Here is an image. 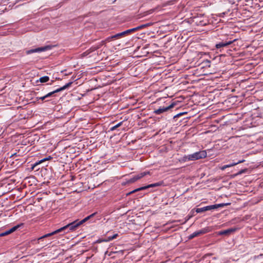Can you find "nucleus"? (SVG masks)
<instances>
[{
  "label": "nucleus",
  "mask_w": 263,
  "mask_h": 263,
  "mask_svg": "<svg viewBox=\"0 0 263 263\" xmlns=\"http://www.w3.org/2000/svg\"><path fill=\"white\" fill-rule=\"evenodd\" d=\"M206 152L205 151H201L184 156L183 157V160L184 161H194L204 158L206 157Z\"/></svg>",
  "instance_id": "f257e3e1"
},
{
  "label": "nucleus",
  "mask_w": 263,
  "mask_h": 263,
  "mask_svg": "<svg viewBox=\"0 0 263 263\" xmlns=\"http://www.w3.org/2000/svg\"><path fill=\"white\" fill-rule=\"evenodd\" d=\"M96 214V213H94L86 217L83 220L80 221H78V220H76L72 222H71L68 224H67V228L70 230L73 231L76 230L79 226L81 224H83L84 222H86L88 220H89L91 217H93Z\"/></svg>",
  "instance_id": "f03ea898"
},
{
  "label": "nucleus",
  "mask_w": 263,
  "mask_h": 263,
  "mask_svg": "<svg viewBox=\"0 0 263 263\" xmlns=\"http://www.w3.org/2000/svg\"><path fill=\"white\" fill-rule=\"evenodd\" d=\"M96 214V213H94L86 217L83 220L80 221H78V220H76L72 222H71L68 224H67V228L70 230L73 231L76 230L79 226L81 224H83L84 222H86L88 220H89L91 217H93Z\"/></svg>",
  "instance_id": "7ed1b4c3"
},
{
  "label": "nucleus",
  "mask_w": 263,
  "mask_h": 263,
  "mask_svg": "<svg viewBox=\"0 0 263 263\" xmlns=\"http://www.w3.org/2000/svg\"><path fill=\"white\" fill-rule=\"evenodd\" d=\"M224 205H225V204H223V203L208 205V206H204L203 208L196 209V212L197 213H199L203 212H205L206 211L215 210V209H218L219 208L223 207Z\"/></svg>",
  "instance_id": "20e7f679"
},
{
  "label": "nucleus",
  "mask_w": 263,
  "mask_h": 263,
  "mask_svg": "<svg viewBox=\"0 0 263 263\" xmlns=\"http://www.w3.org/2000/svg\"><path fill=\"white\" fill-rule=\"evenodd\" d=\"M67 229H68L67 227V226H64V227H62V228H61L60 229H58V230H55V231H53V232H52L51 233H48L47 234H45V235H44L39 237L38 238V241H39L40 240H41V239H42L43 238L50 237V236H52V235H53L54 234H56L57 233L61 232H62V231H63L64 230H66Z\"/></svg>",
  "instance_id": "39448f33"
},
{
  "label": "nucleus",
  "mask_w": 263,
  "mask_h": 263,
  "mask_svg": "<svg viewBox=\"0 0 263 263\" xmlns=\"http://www.w3.org/2000/svg\"><path fill=\"white\" fill-rule=\"evenodd\" d=\"M72 82H69L68 83L66 84V85H65L64 86H63V87H60V88H58L52 92H49L48 93H47L46 95V97L47 98H48V97H51L54 93H57V92H59L60 91H61L62 90H65V89L67 88L68 87H69L70 86H71V85L72 84Z\"/></svg>",
  "instance_id": "423d86ee"
},
{
  "label": "nucleus",
  "mask_w": 263,
  "mask_h": 263,
  "mask_svg": "<svg viewBox=\"0 0 263 263\" xmlns=\"http://www.w3.org/2000/svg\"><path fill=\"white\" fill-rule=\"evenodd\" d=\"M161 184V183H160V182H157V183H155L151 184L147 186L141 187L139 189H136V190H134L133 191H132L130 193H135V192L139 191L145 190V189H148L149 187H153L159 186Z\"/></svg>",
  "instance_id": "0eeeda50"
},
{
  "label": "nucleus",
  "mask_w": 263,
  "mask_h": 263,
  "mask_svg": "<svg viewBox=\"0 0 263 263\" xmlns=\"http://www.w3.org/2000/svg\"><path fill=\"white\" fill-rule=\"evenodd\" d=\"M207 232H208V230L206 229H203L202 230H199L198 231H196V232H194L193 233H192L191 235H190V236H189V238L192 239V238H194L195 237H196L201 234H205Z\"/></svg>",
  "instance_id": "6e6552de"
},
{
  "label": "nucleus",
  "mask_w": 263,
  "mask_h": 263,
  "mask_svg": "<svg viewBox=\"0 0 263 263\" xmlns=\"http://www.w3.org/2000/svg\"><path fill=\"white\" fill-rule=\"evenodd\" d=\"M50 48L49 46H45L43 47H40V48H37L34 49H31L27 51V53H31L33 52H41L44 51L46 50H48L50 49Z\"/></svg>",
  "instance_id": "1a4fd4ad"
},
{
  "label": "nucleus",
  "mask_w": 263,
  "mask_h": 263,
  "mask_svg": "<svg viewBox=\"0 0 263 263\" xmlns=\"http://www.w3.org/2000/svg\"><path fill=\"white\" fill-rule=\"evenodd\" d=\"M244 161H245V160H239V161H238L237 162H233V163H230L229 164L224 165L222 166L221 167V170H224L227 168L230 167H232V166H235V165H237V164H238L239 163L243 162Z\"/></svg>",
  "instance_id": "9d476101"
},
{
  "label": "nucleus",
  "mask_w": 263,
  "mask_h": 263,
  "mask_svg": "<svg viewBox=\"0 0 263 263\" xmlns=\"http://www.w3.org/2000/svg\"><path fill=\"white\" fill-rule=\"evenodd\" d=\"M233 43V41H229V42H220L216 45V47L217 48H220L221 47H225L228 45L231 44Z\"/></svg>",
  "instance_id": "9b49d317"
},
{
  "label": "nucleus",
  "mask_w": 263,
  "mask_h": 263,
  "mask_svg": "<svg viewBox=\"0 0 263 263\" xmlns=\"http://www.w3.org/2000/svg\"><path fill=\"white\" fill-rule=\"evenodd\" d=\"M236 229L235 228H231L229 229L228 230H226L224 231H222L219 232V234L220 235H228L229 234H231L236 231Z\"/></svg>",
  "instance_id": "f8f14e48"
},
{
  "label": "nucleus",
  "mask_w": 263,
  "mask_h": 263,
  "mask_svg": "<svg viewBox=\"0 0 263 263\" xmlns=\"http://www.w3.org/2000/svg\"><path fill=\"white\" fill-rule=\"evenodd\" d=\"M146 174V173H145V172H143L140 174H138V175L134 176L133 178H132L130 180V182H135V181L138 180V179L144 177Z\"/></svg>",
  "instance_id": "ddd939ff"
},
{
  "label": "nucleus",
  "mask_w": 263,
  "mask_h": 263,
  "mask_svg": "<svg viewBox=\"0 0 263 263\" xmlns=\"http://www.w3.org/2000/svg\"><path fill=\"white\" fill-rule=\"evenodd\" d=\"M178 104L177 101H173L168 106L165 107V111L174 108Z\"/></svg>",
  "instance_id": "4468645a"
},
{
  "label": "nucleus",
  "mask_w": 263,
  "mask_h": 263,
  "mask_svg": "<svg viewBox=\"0 0 263 263\" xmlns=\"http://www.w3.org/2000/svg\"><path fill=\"white\" fill-rule=\"evenodd\" d=\"M125 36V32H122L121 33H117L115 35H112V38H115L116 39H119L120 37H123Z\"/></svg>",
  "instance_id": "2eb2a0df"
},
{
  "label": "nucleus",
  "mask_w": 263,
  "mask_h": 263,
  "mask_svg": "<svg viewBox=\"0 0 263 263\" xmlns=\"http://www.w3.org/2000/svg\"><path fill=\"white\" fill-rule=\"evenodd\" d=\"M19 227V226H16L10 229L9 230L5 232V234L7 235H8L13 232H14Z\"/></svg>",
  "instance_id": "dca6fc26"
},
{
  "label": "nucleus",
  "mask_w": 263,
  "mask_h": 263,
  "mask_svg": "<svg viewBox=\"0 0 263 263\" xmlns=\"http://www.w3.org/2000/svg\"><path fill=\"white\" fill-rule=\"evenodd\" d=\"M49 80V78L48 76H44V77L40 78V81L41 83H45V82L48 81Z\"/></svg>",
  "instance_id": "f3484780"
},
{
  "label": "nucleus",
  "mask_w": 263,
  "mask_h": 263,
  "mask_svg": "<svg viewBox=\"0 0 263 263\" xmlns=\"http://www.w3.org/2000/svg\"><path fill=\"white\" fill-rule=\"evenodd\" d=\"M112 39H115V38H112V36H109V37H107V39H106L105 40L102 41L101 42V45H104V44H105V43L106 42H109Z\"/></svg>",
  "instance_id": "a211bd4d"
},
{
  "label": "nucleus",
  "mask_w": 263,
  "mask_h": 263,
  "mask_svg": "<svg viewBox=\"0 0 263 263\" xmlns=\"http://www.w3.org/2000/svg\"><path fill=\"white\" fill-rule=\"evenodd\" d=\"M51 158H52V157L51 156H49L48 157L42 159V160H40L39 161L36 162V164H41V163H42L46 160H50Z\"/></svg>",
  "instance_id": "6ab92c4d"
},
{
  "label": "nucleus",
  "mask_w": 263,
  "mask_h": 263,
  "mask_svg": "<svg viewBox=\"0 0 263 263\" xmlns=\"http://www.w3.org/2000/svg\"><path fill=\"white\" fill-rule=\"evenodd\" d=\"M164 111V108H160V109H158L157 110H156L155 111V112L156 114H160L161 113H162Z\"/></svg>",
  "instance_id": "aec40b11"
},
{
  "label": "nucleus",
  "mask_w": 263,
  "mask_h": 263,
  "mask_svg": "<svg viewBox=\"0 0 263 263\" xmlns=\"http://www.w3.org/2000/svg\"><path fill=\"white\" fill-rule=\"evenodd\" d=\"M151 25V24L150 23H146V24H143V25H140L138 26V27H140V29H143L146 27H147V26H149Z\"/></svg>",
  "instance_id": "412c9836"
},
{
  "label": "nucleus",
  "mask_w": 263,
  "mask_h": 263,
  "mask_svg": "<svg viewBox=\"0 0 263 263\" xmlns=\"http://www.w3.org/2000/svg\"><path fill=\"white\" fill-rule=\"evenodd\" d=\"M130 29L131 31V33H133L137 30H140V27H138V26L137 27L133 28Z\"/></svg>",
  "instance_id": "4be33fe9"
},
{
  "label": "nucleus",
  "mask_w": 263,
  "mask_h": 263,
  "mask_svg": "<svg viewBox=\"0 0 263 263\" xmlns=\"http://www.w3.org/2000/svg\"><path fill=\"white\" fill-rule=\"evenodd\" d=\"M46 98H47V97H46V95L43 96V97H40V98H37V100H41L42 101H43L44 100H45Z\"/></svg>",
  "instance_id": "5701e85b"
},
{
  "label": "nucleus",
  "mask_w": 263,
  "mask_h": 263,
  "mask_svg": "<svg viewBox=\"0 0 263 263\" xmlns=\"http://www.w3.org/2000/svg\"><path fill=\"white\" fill-rule=\"evenodd\" d=\"M124 32H125V35H127L131 33L130 29H128L127 30L124 31Z\"/></svg>",
  "instance_id": "b1692460"
},
{
  "label": "nucleus",
  "mask_w": 263,
  "mask_h": 263,
  "mask_svg": "<svg viewBox=\"0 0 263 263\" xmlns=\"http://www.w3.org/2000/svg\"><path fill=\"white\" fill-rule=\"evenodd\" d=\"M122 123H123L122 122H120L117 125H115V128H116V129H117L118 127H120L122 124Z\"/></svg>",
  "instance_id": "393cba45"
},
{
  "label": "nucleus",
  "mask_w": 263,
  "mask_h": 263,
  "mask_svg": "<svg viewBox=\"0 0 263 263\" xmlns=\"http://www.w3.org/2000/svg\"><path fill=\"white\" fill-rule=\"evenodd\" d=\"M118 236V234H114V235H112V236H111V239H115Z\"/></svg>",
  "instance_id": "a878e982"
},
{
  "label": "nucleus",
  "mask_w": 263,
  "mask_h": 263,
  "mask_svg": "<svg viewBox=\"0 0 263 263\" xmlns=\"http://www.w3.org/2000/svg\"><path fill=\"white\" fill-rule=\"evenodd\" d=\"M192 217V216H189L185 218V222H186L189 219Z\"/></svg>",
  "instance_id": "bb28decb"
},
{
  "label": "nucleus",
  "mask_w": 263,
  "mask_h": 263,
  "mask_svg": "<svg viewBox=\"0 0 263 263\" xmlns=\"http://www.w3.org/2000/svg\"><path fill=\"white\" fill-rule=\"evenodd\" d=\"M115 129H116V128H115V126H112V127H111V128H110V130H111V131H113V130H115Z\"/></svg>",
  "instance_id": "cd10ccee"
},
{
  "label": "nucleus",
  "mask_w": 263,
  "mask_h": 263,
  "mask_svg": "<svg viewBox=\"0 0 263 263\" xmlns=\"http://www.w3.org/2000/svg\"><path fill=\"white\" fill-rule=\"evenodd\" d=\"M112 240V239H111V236H109L107 238V239L106 240V241H110V240Z\"/></svg>",
  "instance_id": "c85d7f7f"
},
{
  "label": "nucleus",
  "mask_w": 263,
  "mask_h": 263,
  "mask_svg": "<svg viewBox=\"0 0 263 263\" xmlns=\"http://www.w3.org/2000/svg\"><path fill=\"white\" fill-rule=\"evenodd\" d=\"M7 235V234H5V232H4V233H3L1 234H0V236H5V235Z\"/></svg>",
  "instance_id": "c756f323"
},
{
  "label": "nucleus",
  "mask_w": 263,
  "mask_h": 263,
  "mask_svg": "<svg viewBox=\"0 0 263 263\" xmlns=\"http://www.w3.org/2000/svg\"><path fill=\"white\" fill-rule=\"evenodd\" d=\"M37 164H36V163L34 164V165H33V167H32V168H34V167H35V165H36Z\"/></svg>",
  "instance_id": "7c9ffc66"
},
{
  "label": "nucleus",
  "mask_w": 263,
  "mask_h": 263,
  "mask_svg": "<svg viewBox=\"0 0 263 263\" xmlns=\"http://www.w3.org/2000/svg\"><path fill=\"white\" fill-rule=\"evenodd\" d=\"M37 164H36V163L34 164V165H33V167H32V168H34V167H35V165H36Z\"/></svg>",
  "instance_id": "2f4dec72"
}]
</instances>
